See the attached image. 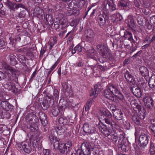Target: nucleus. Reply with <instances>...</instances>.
<instances>
[{"instance_id":"nucleus-1","label":"nucleus","mask_w":155,"mask_h":155,"mask_svg":"<svg viewBox=\"0 0 155 155\" xmlns=\"http://www.w3.org/2000/svg\"><path fill=\"white\" fill-rule=\"evenodd\" d=\"M2 65L5 70V72L7 81H10L12 80L13 79V75L17 72V70L14 68L8 65L5 62H3L2 63Z\"/></svg>"},{"instance_id":"nucleus-2","label":"nucleus","mask_w":155,"mask_h":155,"mask_svg":"<svg viewBox=\"0 0 155 155\" xmlns=\"http://www.w3.org/2000/svg\"><path fill=\"white\" fill-rule=\"evenodd\" d=\"M107 89L122 102H125V100L123 95L117 86L113 84H109L107 86Z\"/></svg>"},{"instance_id":"nucleus-3","label":"nucleus","mask_w":155,"mask_h":155,"mask_svg":"<svg viewBox=\"0 0 155 155\" xmlns=\"http://www.w3.org/2000/svg\"><path fill=\"white\" fill-rule=\"evenodd\" d=\"M30 118L28 127L29 129L32 131H35L38 129V124L39 122L38 118L34 114L31 115Z\"/></svg>"},{"instance_id":"nucleus-4","label":"nucleus","mask_w":155,"mask_h":155,"mask_svg":"<svg viewBox=\"0 0 155 155\" xmlns=\"http://www.w3.org/2000/svg\"><path fill=\"white\" fill-rule=\"evenodd\" d=\"M16 144L20 150L24 151L26 153H29L32 151V146L30 143L24 141L17 143Z\"/></svg>"},{"instance_id":"nucleus-5","label":"nucleus","mask_w":155,"mask_h":155,"mask_svg":"<svg viewBox=\"0 0 155 155\" xmlns=\"http://www.w3.org/2000/svg\"><path fill=\"white\" fill-rule=\"evenodd\" d=\"M4 3L10 10L13 11H15V9L17 10L19 8H25V5L21 3L16 4L8 0H7Z\"/></svg>"},{"instance_id":"nucleus-6","label":"nucleus","mask_w":155,"mask_h":155,"mask_svg":"<svg viewBox=\"0 0 155 155\" xmlns=\"http://www.w3.org/2000/svg\"><path fill=\"white\" fill-rule=\"evenodd\" d=\"M149 137L148 135L144 133L142 134L140 136L139 142L141 147L144 148L147 146L149 141Z\"/></svg>"},{"instance_id":"nucleus-7","label":"nucleus","mask_w":155,"mask_h":155,"mask_svg":"<svg viewBox=\"0 0 155 155\" xmlns=\"http://www.w3.org/2000/svg\"><path fill=\"white\" fill-rule=\"evenodd\" d=\"M83 129L84 132L87 135H91L97 132L96 129L94 127L89 126L87 123H85L83 125Z\"/></svg>"},{"instance_id":"nucleus-8","label":"nucleus","mask_w":155,"mask_h":155,"mask_svg":"<svg viewBox=\"0 0 155 155\" xmlns=\"http://www.w3.org/2000/svg\"><path fill=\"white\" fill-rule=\"evenodd\" d=\"M118 5L123 7L124 9L128 11L132 7V4L130 1L128 0H121L119 2Z\"/></svg>"},{"instance_id":"nucleus-9","label":"nucleus","mask_w":155,"mask_h":155,"mask_svg":"<svg viewBox=\"0 0 155 155\" xmlns=\"http://www.w3.org/2000/svg\"><path fill=\"white\" fill-rule=\"evenodd\" d=\"M72 144L71 142H68L66 144H61L60 146L61 147H59V150L61 153H64L65 152H67L70 150Z\"/></svg>"},{"instance_id":"nucleus-10","label":"nucleus","mask_w":155,"mask_h":155,"mask_svg":"<svg viewBox=\"0 0 155 155\" xmlns=\"http://www.w3.org/2000/svg\"><path fill=\"white\" fill-rule=\"evenodd\" d=\"M96 47L98 51L102 56L107 55L108 53V49L104 45L102 44L98 45Z\"/></svg>"},{"instance_id":"nucleus-11","label":"nucleus","mask_w":155,"mask_h":155,"mask_svg":"<svg viewBox=\"0 0 155 155\" xmlns=\"http://www.w3.org/2000/svg\"><path fill=\"white\" fill-rule=\"evenodd\" d=\"M124 76L127 81L130 84H135V79L128 71L126 70L125 72Z\"/></svg>"},{"instance_id":"nucleus-12","label":"nucleus","mask_w":155,"mask_h":155,"mask_svg":"<svg viewBox=\"0 0 155 155\" xmlns=\"http://www.w3.org/2000/svg\"><path fill=\"white\" fill-rule=\"evenodd\" d=\"M143 101L146 106L148 108H150L154 104L152 98L149 96H147L143 98Z\"/></svg>"},{"instance_id":"nucleus-13","label":"nucleus","mask_w":155,"mask_h":155,"mask_svg":"<svg viewBox=\"0 0 155 155\" xmlns=\"http://www.w3.org/2000/svg\"><path fill=\"white\" fill-rule=\"evenodd\" d=\"M2 107L6 111H12L14 107L7 101H2L1 103Z\"/></svg>"},{"instance_id":"nucleus-14","label":"nucleus","mask_w":155,"mask_h":155,"mask_svg":"<svg viewBox=\"0 0 155 155\" xmlns=\"http://www.w3.org/2000/svg\"><path fill=\"white\" fill-rule=\"evenodd\" d=\"M103 121L106 124L109 125L110 128L113 129L115 128V122L112 119L111 117H106L103 119Z\"/></svg>"},{"instance_id":"nucleus-15","label":"nucleus","mask_w":155,"mask_h":155,"mask_svg":"<svg viewBox=\"0 0 155 155\" xmlns=\"http://www.w3.org/2000/svg\"><path fill=\"white\" fill-rule=\"evenodd\" d=\"M81 146L83 147L90 149L91 150L92 153L94 154V144L92 142H87L83 143Z\"/></svg>"},{"instance_id":"nucleus-16","label":"nucleus","mask_w":155,"mask_h":155,"mask_svg":"<svg viewBox=\"0 0 155 155\" xmlns=\"http://www.w3.org/2000/svg\"><path fill=\"white\" fill-rule=\"evenodd\" d=\"M114 117L118 120H120L123 119V113L120 110L116 109L113 112Z\"/></svg>"},{"instance_id":"nucleus-17","label":"nucleus","mask_w":155,"mask_h":155,"mask_svg":"<svg viewBox=\"0 0 155 155\" xmlns=\"http://www.w3.org/2000/svg\"><path fill=\"white\" fill-rule=\"evenodd\" d=\"M56 132L58 135L63 134L67 130V129L64 125H60L56 127Z\"/></svg>"},{"instance_id":"nucleus-18","label":"nucleus","mask_w":155,"mask_h":155,"mask_svg":"<svg viewBox=\"0 0 155 155\" xmlns=\"http://www.w3.org/2000/svg\"><path fill=\"white\" fill-rule=\"evenodd\" d=\"M124 37L128 38V40L130 42V43H135L136 41L134 40L132 37V33L128 31H125L124 32Z\"/></svg>"},{"instance_id":"nucleus-19","label":"nucleus","mask_w":155,"mask_h":155,"mask_svg":"<svg viewBox=\"0 0 155 155\" xmlns=\"http://www.w3.org/2000/svg\"><path fill=\"white\" fill-rule=\"evenodd\" d=\"M86 53L88 57L93 59L94 60H96V58L94 56L96 52L95 49L93 48H91L89 50L86 51Z\"/></svg>"},{"instance_id":"nucleus-20","label":"nucleus","mask_w":155,"mask_h":155,"mask_svg":"<svg viewBox=\"0 0 155 155\" xmlns=\"http://www.w3.org/2000/svg\"><path fill=\"white\" fill-rule=\"evenodd\" d=\"M104 94L107 98L112 100H114V94L108 89L104 90Z\"/></svg>"},{"instance_id":"nucleus-21","label":"nucleus","mask_w":155,"mask_h":155,"mask_svg":"<svg viewBox=\"0 0 155 155\" xmlns=\"http://www.w3.org/2000/svg\"><path fill=\"white\" fill-rule=\"evenodd\" d=\"M140 71L141 75L143 77L148 76L149 72L147 68L145 66H142L140 68Z\"/></svg>"},{"instance_id":"nucleus-22","label":"nucleus","mask_w":155,"mask_h":155,"mask_svg":"<svg viewBox=\"0 0 155 155\" xmlns=\"http://www.w3.org/2000/svg\"><path fill=\"white\" fill-rule=\"evenodd\" d=\"M132 92L137 97H140L141 96L142 93L141 89L138 87L133 88Z\"/></svg>"},{"instance_id":"nucleus-23","label":"nucleus","mask_w":155,"mask_h":155,"mask_svg":"<svg viewBox=\"0 0 155 155\" xmlns=\"http://www.w3.org/2000/svg\"><path fill=\"white\" fill-rule=\"evenodd\" d=\"M39 115H40L39 116V118L41 124L43 126H45L48 123L45 114V113H41V114L39 113Z\"/></svg>"},{"instance_id":"nucleus-24","label":"nucleus","mask_w":155,"mask_h":155,"mask_svg":"<svg viewBox=\"0 0 155 155\" xmlns=\"http://www.w3.org/2000/svg\"><path fill=\"white\" fill-rule=\"evenodd\" d=\"M97 19L101 27L104 26L105 24L106 21L103 15L101 14L99 15Z\"/></svg>"},{"instance_id":"nucleus-25","label":"nucleus","mask_w":155,"mask_h":155,"mask_svg":"<svg viewBox=\"0 0 155 155\" xmlns=\"http://www.w3.org/2000/svg\"><path fill=\"white\" fill-rule=\"evenodd\" d=\"M151 140L150 142V155H155V147H154V144L153 143L154 140Z\"/></svg>"},{"instance_id":"nucleus-26","label":"nucleus","mask_w":155,"mask_h":155,"mask_svg":"<svg viewBox=\"0 0 155 155\" xmlns=\"http://www.w3.org/2000/svg\"><path fill=\"white\" fill-rule=\"evenodd\" d=\"M94 102V101L92 98H91L88 101L85 106V110L86 111H87L89 109L91 105L93 104Z\"/></svg>"},{"instance_id":"nucleus-27","label":"nucleus","mask_w":155,"mask_h":155,"mask_svg":"<svg viewBox=\"0 0 155 155\" xmlns=\"http://www.w3.org/2000/svg\"><path fill=\"white\" fill-rule=\"evenodd\" d=\"M82 47L79 44H78L72 50L71 52L72 54H74L76 52L78 53L81 52L82 51Z\"/></svg>"},{"instance_id":"nucleus-28","label":"nucleus","mask_w":155,"mask_h":155,"mask_svg":"<svg viewBox=\"0 0 155 155\" xmlns=\"http://www.w3.org/2000/svg\"><path fill=\"white\" fill-rule=\"evenodd\" d=\"M52 114L55 117L57 116L59 113V110L57 106L53 107L51 110Z\"/></svg>"},{"instance_id":"nucleus-29","label":"nucleus","mask_w":155,"mask_h":155,"mask_svg":"<svg viewBox=\"0 0 155 155\" xmlns=\"http://www.w3.org/2000/svg\"><path fill=\"white\" fill-rule=\"evenodd\" d=\"M107 4L109 6V9L110 11H113L116 9V6L112 2L108 1L107 2Z\"/></svg>"},{"instance_id":"nucleus-30","label":"nucleus","mask_w":155,"mask_h":155,"mask_svg":"<svg viewBox=\"0 0 155 155\" xmlns=\"http://www.w3.org/2000/svg\"><path fill=\"white\" fill-rule=\"evenodd\" d=\"M102 114L105 115L106 117H111L112 114L110 112L106 109H104L102 111Z\"/></svg>"},{"instance_id":"nucleus-31","label":"nucleus","mask_w":155,"mask_h":155,"mask_svg":"<svg viewBox=\"0 0 155 155\" xmlns=\"http://www.w3.org/2000/svg\"><path fill=\"white\" fill-rule=\"evenodd\" d=\"M128 25L131 28H134L135 26L134 18L133 16H131L129 18Z\"/></svg>"},{"instance_id":"nucleus-32","label":"nucleus","mask_w":155,"mask_h":155,"mask_svg":"<svg viewBox=\"0 0 155 155\" xmlns=\"http://www.w3.org/2000/svg\"><path fill=\"white\" fill-rule=\"evenodd\" d=\"M94 36L93 31L91 29H89L87 31L86 37L87 38H91Z\"/></svg>"},{"instance_id":"nucleus-33","label":"nucleus","mask_w":155,"mask_h":155,"mask_svg":"<svg viewBox=\"0 0 155 155\" xmlns=\"http://www.w3.org/2000/svg\"><path fill=\"white\" fill-rule=\"evenodd\" d=\"M102 12L105 15L106 18L109 17V12L106 6L105 5H104L102 10Z\"/></svg>"},{"instance_id":"nucleus-34","label":"nucleus","mask_w":155,"mask_h":155,"mask_svg":"<svg viewBox=\"0 0 155 155\" xmlns=\"http://www.w3.org/2000/svg\"><path fill=\"white\" fill-rule=\"evenodd\" d=\"M1 115L3 118L9 119L10 117L11 114L8 111H5L4 112H3L2 114H1Z\"/></svg>"},{"instance_id":"nucleus-35","label":"nucleus","mask_w":155,"mask_h":155,"mask_svg":"<svg viewBox=\"0 0 155 155\" xmlns=\"http://www.w3.org/2000/svg\"><path fill=\"white\" fill-rule=\"evenodd\" d=\"M81 148L83 151L84 155H89L91 153V150L90 149L83 147L82 146H81Z\"/></svg>"},{"instance_id":"nucleus-36","label":"nucleus","mask_w":155,"mask_h":155,"mask_svg":"<svg viewBox=\"0 0 155 155\" xmlns=\"http://www.w3.org/2000/svg\"><path fill=\"white\" fill-rule=\"evenodd\" d=\"M133 121L137 125H139L140 124V117L139 116L134 115L132 117V118Z\"/></svg>"},{"instance_id":"nucleus-37","label":"nucleus","mask_w":155,"mask_h":155,"mask_svg":"<svg viewBox=\"0 0 155 155\" xmlns=\"http://www.w3.org/2000/svg\"><path fill=\"white\" fill-rule=\"evenodd\" d=\"M146 111L143 108V110L139 111V115L140 118L142 120H143L145 117V115H146Z\"/></svg>"},{"instance_id":"nucleus-38","label":"nucleus","mask_w":155,"mask_h":155,"mask_svg":"<svg viewBox=\"0 0 155 155\" xmlns=\"http://www.w3.org/2000/svg\"><path fill=\"white\" fill-rule=\"evenodd\" d=\"M59 139L56 137L55 139H54L53 141L52 142L54 144V146L55 147H57L59 148V147H61V146H60L59 144Z\"/></svg>"},{"instance_id":"nucleus-39","label":"nucleus","mask_w":155,"mask_h":155,"mask_svg":"<svg viewBox=\"0 0 155 155\" xmlns=\"http://www.w3.org/2000/svg\"><path fill=\"white\" fill-rule=\"evenodd\" d=\"M101 131L106 136H108L110 133V130H108L106 128L101 127Z\"/></svg>"},{"instance_id":"nucleus-40","label":"nucleus","mask_w":155,"mask_h":155,"mask_svg":"<svg viewBox=\"0 0 155 155\" xmlns=\"http://www.w3.org/2000/svg\"><path fill=\"white\" fill-rule=\"evenodd\" d=\"M77 7L78 8H81L83 7L85 4V1L84 0H80L78 3H76Z\"/></svg>"},{"instance_id":"nucleus-41","label":"nucleus","mask_w":155,"mask_h":155,"mask_svg":"<svg viewBox=\"0 0 155 155\" xmlns=\"http://www.w3.org/2000/svg\"><path fill=\"white\" fill-rule=\"evenodd\" d=\"M59 23L60 25L63 26L62 27L64 28L67 27L68 23L66 20H63V21H62L61 20H59Z\"/></svg>"},{"instance_id":"nucleus-42","label":"nucleus","mask_w":155,"mask_h":155,"mask_svg":"<svg viewBox=\"0 0 155 155\" xmlns=\"http://www.w3.org/2000/svg\"><path fill=\"white\" fill-rule=\"evenodd\" d=\"M53 95L54 97L55 100H58L59 97V93L58 90L57 89L54 90Z\"/></svg>"},{"instance_id":"nucleus-43","label":"nucleus","mask_w":155,"mask_h":155,"mask_svg":"<svg viewBox=\"0 0 155 155\" xmlns=\"http://www.w3.org/2000/svg\"><path fill=\"white\" fill-rule=\"evenodd\" d=\"M66 120L62 117L60 118L58 120V122L60 124L62 125H65L66 124Z\"/></svg>"},{"instance_id":"nucleus-44","label":"nucleus","mask_w":155,"mask_h":155,"mask_svg":"<svg viewBox=\"0 0 155 155\" xmlns=\"http://www.w3.org/2000/svg\"><path fill=\"white\" fill-rule=\"evenodd\" d=\"M153 81H152L151 78H150L149 82V86L151 88L154 89L155 85H154V83H153ZM153 90H154V89H153Z\"/></svg>"},{"instance_id":"nucleus-45","label":"nucleus","mask_w":155,"mask_h":155,"mask_svg":"<svg viewBox=\"0 0 155 155\" xmlns=\"http://www.w3.org/2000/svg\"><path fill=\"white\" fill-rule=\"evenodd\" d=\"M130 104L132 107H134V106H137V104L135 101L133 100V98L132 99L131 98H130Z\"/></svg>"},{"instance_id":"nucleus-46","label":"nucleus","mask_w":155,"mask_h":155,"mask_svg":"<svg viewBox=\"0 0 155 155\" xmlns=\"http://www.w3.org/2000/svg\"><path fill=\"white\" fill-rule=\"evenodd\" d=\"M124 125L127 130H129L130 128L131 125L128 121H125L124 123Z\"/></svg>"},{"instance_id":"nucleus-47","label":"nucleus","mask_w":155,"mask_h":155,"mask_svg":"<svg viewBox=\"0 0 155 155\" xmlns=\"http://www.w3.org/2000/svg\"><path fill=\"white\" fill-rule=\"evenodd\" d=\"M59 63V61H57L55 62L54 64L51 66V68L49 70H51V71H52L56 67L57 65Z\"/></svg>"},{"instance_id":"nucleus-48","label":"nucleus","mask_w":155,"mask_h":155,"mask_svg":"<svg viewBox=\"0 0 155 155\" xmlns=\"http://www.w3.org/2000/svg\"><path fill=\"white\" fill-rule=\"evenodd\" d=\"M43 155H50L51 151L48 149H44L43 151Z\"/></svg>"},{"instance_id":"nucleus-49","label":"nucleus","mask_w":155,"mask_h":155,"mask_svg":"<svg viewBox=\"0 0 155 155\" xmlns=\"http://www.w3.org/2000/svg\"><path fill=\"white\" fill-rule=\"evenodd\" d=\"M6 78V75L2 72L0 71V81Z\"/></svg>"},{"instance_id":"nucleus-50","label":"nucleus","mask_w":155,"mask_h":155,"mask_svg":"<svg viewBox=\"0 0 155 155\" xmlns=\"http://www.w3.org/2000/svg\"><path fill=\"white\" fill-rule=\"evenodd\" d=\"M149 128L153 133H154L155 131V125L154 124H153L150 125Z\"/></svg>"},{"instance_id":"nucleus-51","label":"nucleus","mask_w":155,"mask_h":155,"mask_svg":"<svg viewBox=\"0 0 155 155\" xmlns=\"http://www.w3.org/2000/svg\"><path fill=\"white\" fill-rule=\"evenodd\" d=\"M129 40H126L124 41V45L125 47L127 48H129L130 47V44H128V42H129Z\"/></svg>"},{"instance_id":"nucleus-52","label":"nucleus","mask_w":155,"mask_h":155,"mask_svg":"<svg viewBox=\"0 0 155 155\" xmlns=\"http://www.w3.org/2000/svg\"><path fill=\"white\" fill-rule=\"evenodd\" d=\"M50 15L48 14H47L45 15V19L47 21H51V18Z\"/></svg>"},{"instance_id":"nucleus-53","label":"nucleus","mask_w":155,"mask_h":155,"mask_svg":"<svg viewBox=\"0 0 155 155\" xmlns=\"http://www.w3.org/2000/svg\"><path fill=\"white\" fill-rule=\"evenodd\" d=\"M141 17L140 16H138L137 18V21L139 25H141L142 21L141 20Z\"/></svg>"},{"instance_id":"nucleus-54","label":"nucleus","mask_w":155,"mask_h":155,"mask_svg":"<svg viewBox=\"0 0 155 155\" xmlns=\"http://www.w3.org/2000/svg\"><path fill=\"white\" fill-rule=\"evenodd\" d=\"M5 45V42L2 39H0V47H2Z\"/></svg>"},{"instance_id":"nucleus-55","label":"nucleus","mask_w":155,"mask_h":155,"mask_svg":"<svg viewBox=\"0 0 155 155\" xmlns=\"http://www.w3.org/2000/svg\"><path fill=\"white\" fill-rule=\"evenodd\" d=\"M77 154L78 155H84L83 151L80 149H78L77 151Z\"/></svg>"},{"instance_id":"nucleus-56","label":"nucleus","mask_w":155,"mask_h":155,"mask_svg":"<svg viewBox=\"0 0 155 155\" xmlns=\"http://www.w3.org/2000/svg\"><path fill=\"white\" fill-rule=\"evenodd\" d=\"M95 93L94 94V97L95 98L97 96L99 91H100V88H98L97 89H95Z\"/></svg>"},{"instance_id":"nucleus-57","label":"nucleus","mask_w":155,"mask_h":155,"mask_svg":"<svg viewBox=\"0 0 155 155\" xmlns=\"http://www.w3.org/2000/svg\"><path fill=\"white\" fill-rule=\"evenodd\" d=\"M99 65L96 64L94 66H92L91 67V69L93 70V71H94L95 70V69L96 70L97 69V68H99Z\"/></svg>"},{"instance_id":"nucleus-58","label":"nucleus","mask_w":155,"mask_h":155,"mask_svg":"<svg viewBox=\"0 0 155 155\" xmlns=\"http://www.w3.org/2000/svg\"><path fill=\"white\" fill-rule=\"evenodd\" d=\"M151 42V41L150 39H148L147 38H145L143 40V43H147V44H150Z\"/></svg>"},{"instance_id":"nucleus-59","label":"nucleus","mask_w":155,"mask_h":155,"mask_svg":"<svg viewBox=\"0 0 155 155\" xmlns=\"http://www.w3.org/2000/svg\"><path fill=\"white\" fill-rule=\"evenodd\" d=\"M134 4L135 6L137 8H139L140 6V5L139 4V2L137 1V0H135L134 1Z\"/></svg>"},{"instance_id":"nucleus-60","label":"nucleus","mask_w":155,"mask_h":155,"mask_svg":"<svg viewBox=\"0 0 155 155\" xmlns=\"http://www.w3.org/2000/svg\"><path fill=\"white\" fill-rule=\"evenodd\" d=\"M49 45H50V47L49 48V49L50 50H51L53 48V46L54 45L55 43L54 42H52L51 41L49 42H48Z\"/></svg>"},{"instance_id":"nucleus-61","label":"nucleus","mask_w":155,"mask_h":155,"mask_svg":"<svg viewBox=\"0 0 155 155\" xmlns=\"http://www.w3.org/2000/svg\"><path fill=\"white\" fill-rule=\"evenodd\" d=\"M94 94H95L94 93V92L93 90V89H91L90 91V96H93V97H92L91 98L93 99V98H95L94 97Z\"/></svg>"},{"instance_id":"nucleus-62","label":"nucleus","mask_w":155,"mask_h":155,"mask_svg":"<svg viewBox=\"0 0 155 155\" xmlns=\"http://www.w3.org/2000/svg\"><path fill=\"white\" fill-rule=\"evenodd\" d=\"M17 16L18 18H21L24 17L25 15L22 13V12H20L18 14Z\"/></svg>"},{"instance_id":"nucleus-63","label":"nucleus","mask_w":155,"mask_h":155,"mask_svg":"<svg viewBox=\"0 0 155 155\" xmlns=\"http://www.w3.org/2000/svg\"><path fill=\"white\" fill-rule=\"evenodd\" d=\"M56 137H55L53 135H50L49 137L50 141L51 142H52L53 141L54 139Z\"/></svg>"},{"instance_id":"nucleus-64","label":"nucleus","mask_w":155,"mask_h":155,"mask_svg":"<svg viewBox=\"0 0 155 155\" xmlns=\"http://www.w3.org/2000/svg\"><path fill=\"white\" fill-rule=\"evenodd\" d=\"M76 66L78 67H82L83 66V64L82 62H80L76 64Z\"/></svg>"}]
</instances>
